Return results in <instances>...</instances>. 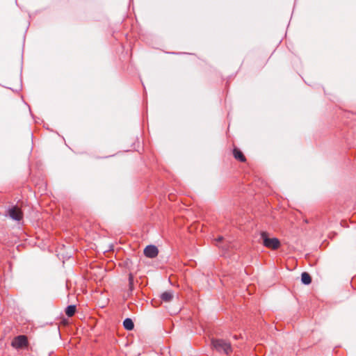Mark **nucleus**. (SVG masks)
<instances>
[{"label": "nucleus", "mask_w": 356, "mask_h": 356, "mask_svg": "<svg viewBox=\"0 0 356 356\" xmlns=\"http://www.w3.org/2000/svg\"><path fill=\"white\" fill-rule=\"evenodd\" d=\"M301 282L305 285H308L312 282V277L307 272H303L301 275Z\"/></svg>", "instance_id": "1a4fd4ad"}, {"label": "nucleus", "mask_w": 356, "mask_h": 356, "mask_svg": "<svg viewBox=\"0 0 356 356\" xmlns=\"http://www.w3.org/2000/svg\"><path fill=\"white\" fill-rule=\"evenodd\" d=\"M211 346L216 351L229 355L232 352L231 343L222 339H212Z\"/></svg>", "instance_id": "f257e3e1"}, {"label": "nucleus", "mask_w": 356, "mask_h": 356, "mask_svg": "<svg viewBox=\"0 0 356 356\" xmlns=\"http://www.w3.org/2000/svg\"><path fill=\"white\" fill-rule=\"evenodd\" d=\"M8 213L11 219L17 221L22 220L23 216L21 209L16 206L9 208Z\"/></svg>", "instance_id": "20e7f679"}, {"label": "nucleus", "mask_w": 356, "mask_h": 356, "mask_svg": "<svg viewBox=\"0 0 356 356\" xmlns=\"http://www.w3.org/2000/svg\"><path fill=\"white\" fill-rule=\"evenodd\" d=\"M233 155L236 159L241 162H244L245 161V157L243 155V152L237 148L234 149Z\"/></svg>", "instance_id": "0eeeda50"}, {"label": "nucleus", "mask_w": 356, "mask_h": 356, "mask_svg": "<svg viewBox=\"0 0 356 356\" xmlns=\"http://www.w3.org/2000/svg\"><path fill=\"white\" fill-rule=\"evenodd\" d=\"M76 312V306L74 305H68L65 309V314L68 317L72 316Z\"/></svg>", "instance_id": "9d476101"}, {"label": "nucleus", "mask_w": 356, "mask_h": 356, "mask_svg": "<svg viewBox=\"0 0 356 356\" xmlns=\"http://www.w3.org/2000/svg\"><path fill=\"white\" fill-rule=\"evenodd\" d=\"M222 239H223V238H222V236H220V237H218V238L216 239V241H217V242H220V241H222Z\"/></svg>", "instance_id": "f8f14e48"}, {"label": "nucleus", "mask_w": 356, "mask_h": 356, "mask_svg": "<svg viewBox=\"0 0 356 356\" xmlns=\"http://www.w3.org/2000/svg\"><path fill=\"white\" fill-rule=\"evenodd\" d=\"M261 239L263 245L270 249L277 250L280 246V241L277 238H270L268 234L266 232L261 233Z\"/></svg>", "instance_id": "f03ea898"}, {"label": "nucleus", "mask_w": 356, "mask_h": 356, "mask_svg": "<svg viewBox=\"0 0 356 356\" xmlns=\"http://www.w3.org/2000/svg\"><path fill=\"white\" fill-rule=\"evenodd\" d=\"M159 254V250L156 246L154 245H147L144 249V254L150 259L155 258Z\"/></svg>", "instance_id": "39448f33"}, {"label": "nucleus", "mask_w": 356, "mask_h": 356, "mask_svg": "<svg viewBox=\"0 0 356 356\" xmlns=\"http://www.w3.org/2000/svg\"><path fill=\"white\" fill-rule=\"evenodd\" d=\"M123 326L127 330L131 331L134 328V323L132 319L127 318L123 321Z\"/></svg>", "instance_id": "6e6552de"}, {"label": "nucleus", "mask_w": 356, "mask_h": 356, "mask_svg": "<svg viewBox=\"0 0 356 356\" xmlns=\"http://www.w3.org/2000/svg\"><path fill=\"white\" fill-rule=\"evenodd\" d=\"M129 285L130 287V289L132 290L133 285H134V276L131 273L129 275Z\"/></svg>", "instance_id": "9b49d317"}, {"label": "nucleus", "mask_w": 356, "mask_h": 356, "mask_svg": "<svg viewBox=\"0 0 356 356\" xmlns=\"http://www.w3.org/2000/svg\"><path fill=\"white\" fill-rule=\"evenodd\" d=\"M28 345V338L26 335H18L11 342V346L16 349L26 348Z\"/></svg>", "instance_id": "7ed1b4c3"}, {"label": "nucleus", "mask_w": 356, "mask_h": 356, "mask_svg": "<svg viewBox=\"0 0 356 356\" xmlns=\"http://www.w3.org/2000/svg\"><path fill=\"white\" fill-rule=\"evenodd\" d=\"M160 297L164 302H170L173 298V292L171 291H165L161 294Z\"/></svg>", "instance_id": "423d86ee"}]
</instances>
